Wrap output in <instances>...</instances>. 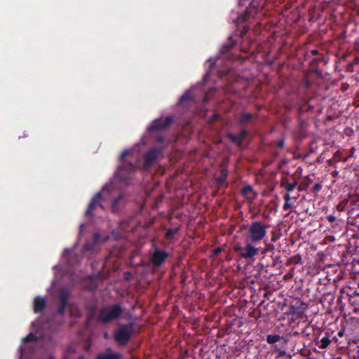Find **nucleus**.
Masks as SVG:
<instances>
[{
  "label": "nucleus",
  "mask_w": 359,
  "mask_h": 359,
  "mask_svg": "<svg viewBox=\"0 0 359 359\" xmlns=\"http://www.w3.org/2000/svg\"><path fill=\"white\" fill-rule=\"evenodd\" d=\"M124 309L121 304H111L104 306L99 311L97 320L103 325L109 324L119 319Z\"/></svg>",
  "instance_id": "obj_1"
},
{
  "label": "nucleus",
  "mask_w": 359,
  "mask_h": 359,
  "mask_svg": "<svg viewBox=\"0 0 359 359\" xmlns=\"http://www.w3.org/2000/svg\"><path fill=\"white\" fill-rule=\"evenodd\" d=\"M269 225L263 221L252 222L248 226V231L245 233V240L255 243H259L263 241L267 235V229Z\"/></svg>",
  "instance_id": "obj_2"
},
{
  "label": "nucleus",
  "mask_w": 359,
  "mask_h": 359,
  "mask_svg": "<svg viewBox=\"0 0 359 359\" xmlns=\"http://www.w3.org/2000/svg\"><path fill=\"white\" fill-rule=\"evenodd\" d=\"M134 333V323L122 324L114 332V340L121 346L126 345Z\"/></svg>",
  "instance_id": "obj_3"
},
{
  "label": "nucleus",
  "mask_w": 359,
  "mask_h": 359,
  "mask_svg": "<svg viewBox=\"0 0 359 359\" xmlns=\"http://www.w3.org/2000/svg\"><path fill=\"white\" fill-rule=\"evenodd\" d=\"M257 243L246 241L244 247L236 245L233 248L235 252L238 253L239 258L244 259L245 261H250L259 254V248L255 247Z\"/></svg>",
  "instance_id": "obj_4"
},
{
  "label": "nucleus",
  "mask_w": 359,
  "mask_h": 359,
  "mask_svg": "<svg viewBox=\"0 0 359 359\" xmlns=\"http://www.w3.org/2000/svg\"><path fill=\"white\" fill-rule=\"evenodd\" d=\"M174 116L169 115L165 118H159L154 120L148 127L149 132L159 131L167 129L173 122Z\"/></svg>",
  "instance_id": "obj_5"
},
{
  "label": "nucleus",
  "mask_w": 359,
  "mask_h": 359,
  "mask_svg": "<svg viewBox=\"0 0 359 359\" xmlns=\"http://www.w3.org/2000/svg\"><path fill=\"white\" fill-rule=\"evenodd\" d=\"M163 152V147H153L144 155V168L146 170L150 169L152 165L156 162L158 156Z\"/></svg>",
  "instance_id": "obj_6"
},
{
  "label": "nucleus",
  "mask_w": 359,
  "mask_h": 359,
  "mask_svg": "<svg viewBox=\"0 0 359 359\" xmlns=\"http://www.w3.org/2000/svg\"><path fill=\"white\" fill-rule=\"evenodd\" d=\"M135 169L136 167L133 163L124 162L118 168L116 175L122 180L128 182L131 178V174L134 172Z\"/></svg>",
  "instance_id": "obj_7"
},
{
  "label": "nucleus",
  "mask_w": 359,
  "mask_h": 359,
  "mask_svg": "<svg viewBox=\"0 0 359 359\" xmlns=\"http://www.w3.org/2000/svg\"><path fill=\"white\" fill-rule=\"evenodd\" d=\"M168 257V252L155 247L154 252L150 255V261L154 266L158 268L163 265Z\"/></svg>",
  "instance_id": "obj_8"
},
{
  "label": "nucleus",
  "mask_w": 359,
  "mask_h": 359,
  "mask_svg": "<svg viewBox=\"0 0 359 359\" xmlns=\"http://www.w3.org/2000/svg\"><path fill=\"white\" fill-rule=\"evenodd\" d=\"M102 196L101 192L97 193L91 199L90 203L88 204V208L85 212L86 216L91 217L93 216V212L96 209L97 207H100L101 208H104L102 204Z\"/></svg>",
  "instance_id": "obj_9"
},
{
  "label": "nucleus",
  "mask_w": 359,
  "mask_h": 359,
  "mask_svg": "<svg viewBox=\"0 0 359 359\" xmlns=\"http://www.w3.org/2000/svg\"><path fill=\"white\" fill-rule=\"evenodd\" d=\"M248 135V132L246 129L243 128L240 130V132L235 135L231 133H228L226 134V137L233 143L236 144L238 146H241L244 140Z\"/></svg>",
  "instance_id": "obj_10"
},
{
  "label": "nucleus",
  "mask_w": 359,
  "mask_h": 359,
  "mask_svg": "<svg viewBox=\"0 0 359 359\" xmlns=\"http://www.w3.org/2000/svg\"><path fill=\"white\" fill-rule=\"evenodd\" d=\"M69 294L67 290H62L59 294L60 304L57 313L63 316L65 312L66 307L68 304Z\"/></svg>",
  "instance_id": "obj_11"
},
{
  "label": "nucleus",
  "mask_w": 359,
  "mask_h": 359,
  "mask_svg": "<svg viewBox=\"0 0 359 359\" xmlns=\"http://www.w3.org/2000/svg\"><path fill=\"white\" fill-rule=\"evenodd\" d=\"M194 102V97L191 90H187L180 97L177 104L184 109H188Z\"/></svg>",
  "instance_id": "obj_12"
},
{
  "label": "nucleus",
  "mask_w": 359,
  "mask_h": 359,
  "mask_svg": "<svg viewBox=\"0 0 359 359\" xmlns=\"http://www.w3.org/2000/svg\"><path fill=\"white\" fill-rule=\"evenodd\" d=\"M123 355L113 352L111 348H107L105 352L98 353L95 359H122Z\"/></svg>",
  "instance_id": "obj_13"
},
{
  "label": "nucleus",
  "mask_w": 359,
  "mask_h": 359,
  "mask_svg": "<svg viewBox=\"0 0 359 359\" xmlns=\"http://www.w3.org/2000/svg\"><path fill=\"white\" fill-rule=\"evenodd\" d=\"M46 306V300L41 296L36 297L34 299V311L36 313L42 312Z\"/></svg>",
  "instance_id": "obj_14"
},
{
  "label": "nucleus",
  "mask_w": 359,
  "mask_h": 359,
  "mask_svg": "<svg viewBox=\"0 0 359 359\" xmlns=\"http://www.w3.org/2000/svg\"><path fill=\"white\" fill-rule=\"evenodd\" d=\"M282 341L283 344L287 345L288 343V339L279 334H268L266 338V341L269 344H276L277 342Z\"/></svg>",
  "instance_id": "obj_15"
},
{
  "label": "nucleus",
  "mask_w": 359,
  "mask_h": 359,
  "mask_svg": "<svg viewBox=\"0 0 359 359\" xmlns=\"http://www.w3.org/2000/svg\"><path fill=\"white\" fill-rule=\"evenodd\" d=\"M228 175V171L225 169L221 170L219 176L216 177L215 181L218 186L222 187L225 184L226 177Z\"/></svg>",
  "instance_id": "obj_16"
},
{
  "label": "nucleus",
  "mask_w": 359,
  "mask_h": 359,
  "mask_svg": "<svg viewBox=\"0 0 359 359\" xmlns=\"http://www.w3.org/2000/svg\"><path fill=\"white\" fill-rule=\"evenodd\" d=\"M297 185V182L295 181L292 183L288 182L287 179H283L281 180V186L284 187L287 192L292 191Z\"/></svg>",
  "instance_id": "obj_17"
},
{
  "label": "nucleus",
  "mask_w": 359,
  "mask_h": 359,
  "mask_svg": "<svg viewBox=\"0 0 359 359\" xmlns=\"http://www.w3.org/2000/svg\"><path fill=\"white\" fill-rule=\"evenodd\" d=\"M252 117H253V115L251 113H243V114H241V115L239 118L238 123L240 125L246 124L251 121Z\"/></svg>",
  "instance_id": "obj_18"
},
{
  "label": "nucleus",
  "mask_w": 359,
  "mask_h": 359,
  "mask_svg": "<svg viewBox=\"0 0 359 359\" xmlns=\"http://www.w3.org/2000/svg\"><path fill=\"white\" fill-rule=\"evenodd\" d=\"M250 194H254L252 187L250 185L245 186L241 190V194L247 199L252 201L254 197H250L249 196Z\"/></svg>",
  "instance_id": "obj_19"
},
{
  "label": "nucleus",
  "mask_w": 359,
  "mask_h": 359,
  "mask_svg": "<svg viewBox=\"0 0 359 359\" xmlns=\"http://www.w3.org/2000/svg\"><path fill=\"white\" fill-rule=\"evenodd\" d=\"M320 343V344L318 345V348L321 349H325L330 344L331 340L329 337H324L321 339Z\"/></svg>",
  "instance_id": "obj_20"
},
{
  "label": "nucleus",
  "mask_w": 359,
  "mask_h": 359,
  "mask_svg": "<svg viewBox=\"0 0 359 359\" xmlns=\"http://www.w3.org/2000/svg\"><path fill=\"white\" fill-rule=\"evenodd\" d=\"M180 231L179 227L169 228L165 232V238L167 239H171L174 235L177 234Z\"/></svg>",
  "instance_id": "obj_21"
},
{
  "label": "nucleus",
  "mask_w": 359,
  "mask_h": 359,
  "mask_svg": "<svg viewBox=\"0 0 359 359\" xmlns=\"http://www.w3.org/2000/svg\"><path fill=\"white\" fill-rule=\"evenodd\" d=\"M123 198V196L120 194L118 196L115 198L111 204V210L114 212H117L118 211V202Z\"/></svg>",
  "instance_id": "obj_22"
},
{
  "label": "nucleus",
  "mask_w": 359,
  "mask_h": 359,
  "mask_svg": "<svg viewBox=\"0 0 359 359\" xmlns=\"http://www.w3.org/2000/svg\"><path fill=\"white\" fill-rule=\"evenodd\" d=\"M313 109V107L311 106V105H309L308 104V102H305L304 104H302L300 107H299V112L300 113H302V112H308L310 110H312Z\"/></svg>",
  "instance_id": "obj_23"
},
{
  "label": "nucleus",
  "mask_w": 359,
  "mask_h": 359,
  "mask_svg": "<svg viewBox=\"0 0 359 359\" xmlns=\"http://www.w3.org/2000/svg\"><path fill=\"white\" fill-rule=\"evenodd\" d=\"M274 248H275V247H274L273 244H272L271 243H266L265 248L262 251V254L264 255V254L267 253L268 252L273 251Z\"/></svg>",
  "instance_id": "obj_24"
},
{
  "label": "nucleus",
  "mask_w": 359,
  "mask_h": 359,
  "mask_svg": "<svg viewBox=\"0 0 359 359\" xmlns=\"http://www.w3.org/2000/svg\"><path fill=\"white\" fill-rule=\"evenodd\" d=\"M95 247V243H86L83 245V250L85 251H93L94 250Z\"/></svg>",
  "instance_id": "obj_25"
},
{
  "label": "nucleus",
  "mask_w": 359,
  "mask_h": 359,
  "mask_svg": "<svg viewBox=\"0 0 359 359\" xmlns=\"http://www.w3.org/2000/svg\"><path fill=\"white\" fill-rule=\"evenodd\" d=\"M36 340V335L32 333V332H30L29 334H27V336L24 339V341L25 342H29V341H35Z\"/></svg>",
  "instance_id": "obj_26"
},
{
  "label": "nucleus",
  "mask_w": 359,
  "mask_h": 359,
  "mask_svg": "<svg viewBox=\"0 0 359 359\" xmlns=\"http://www.w3.org/2000/svg\"><path fill=\"white\" fill-rule=\"evenodd\" d=\"M290 313L292 315H300V312L298 311V308L292 305L290 307Z\"/></svg>",
  "instance_id": "obj_27"
},
{
  "label": "nucleus",
  "mask_w": 359,
  "mask_h": 359,
  "mask_svg": "<svg viewBox=\"0 0 359 359\" xmlns=\"http://www.w3.org/2000/svg\"><path fill=\"white\" fill-rule=\"evenodd\" d=\"M286 355H287L286 347H285L283 349L280 350L277 353L276 358H282L285 357Z\"/></svg>",
  "instance_id": "obj_28"
},
{
  "label": "nucleus",
  "mask_w": 359,
  "mask_h": 359,
  "mask_svg": "<svg viewBox=\"0 0 359 359\" xmlns=\"http://www.w3.org/2000/svg\"><path fill=\"white\" fill-rule=\"evenodd\" d=\"M286 345L284 344H274V346L273 348V353H278L280 350L283 349L285 347Z\"/></svg>",
  "instance_id": "obj_29"
},
{
  "label": "nucleus",
  "mask_w": 359,
  "mask_h": 359,
  "mask_svg": "<svg viewBox=\"0 0 359 359\" xmlns=\"http://www.w3.org/2000/svg\"><path fill=\"white\" fill-rule=\"evenodd\" d=\"M322 189V184L320 183H316L313 187V193L317 194Z\"/></svg>",
  "instance_id": "obj_30"
},
{
  "label": "nucleus",
  "mask_w": 359,
  "mask_h": 359,
  "mask_svg": "<svg viewBox=\"0 0 359 359\" xmlns=\"http://www.w3.org/2000/svg\"><path fill=\"white\" fill-rule=\"evenodd\" d=\"M285 146V139L284 138H281V139H279L277 140V142H276V147H278V148H283V147Z\"/></svg>",
  "instance_id": "obj_31"
},
{
  "label": "nucleus",
  "mask_w": 359,
  "mask_h": 359,
  "mask_svg": "<svg viewBox=\"0 0 359 359\" xmlns=\"http://www.w3.org/2000/svg\"><path fill=\"white\" fill-rule=\"evenodd\" d=\"M309 324H308V325L306 326V327H305L304 329H303V330L300 332V334L304 335V336H306V337L309 336L310 332H308V330H307V329H308V327H309Z\"/></svg>",
  "instance_id": "obj_32"
},
{
  "label": "nucleus",
  "mask_w": 359,
  "mask_h": 359,
  "mask_svg": "<svg viewBox=\"0 0 359 359\" xmlns=\"http://www.w3.org/2000/svg\"><path fill=\"white\" fill-rule=\"evenodd\" d=\"M292 208V205L290 201H285L283 208L284 210H287Z\"/></svg>",
  "instance_id": "obj_33"
},
{
  "label": "nucleus",
  "mask_w": 359,
  "mask_h": 359,
  "mask_svg": "<svg viewBox=\"0 0 359 359\" xmlns=\"http://www.w3.org/2000/svg\"><path fill=\"white\" fill-rule=\"evenodd\" d=\"M129 151L128 150H124L120 155V161H123L126 156H128Z\"/></svg>",
  "instance_id": "obj_34"
},
{
  "label": "nucleus",
  "mask_w": 359,
  "mask_h": 359,
  "mask_svg": "<svg viewBox=\"0 0 359 359\" xmlns=\"http://www.w3.org/2000/svg\"><path fill=\"white\" fill-rule=\"evenodd\" d=\"M327 219L329 222H334L336 221V217L333 215H329L327 217Z\"/></svg>",
  "instance_id": "obj_35"
},
{
  "label": "nucleus",
  "mask_w": 359,
  "mask_h": 359,
  "mask_svg": "<svg viewBox=\"0 0 359 359\" xmlns=\"http://www.w3.org/2000/svg\"><path fill=\"white\" fill-rule=\"evenodd\" d=\"M306 122L304 120H302L301 118H299V126L300 128H304L306 126Z\"/></svg>",
  "instance_id": "obj_36"
},
{
  "label": "nucleus",
  "mask_w": 359,
  "mask_h": 359,
  "mask_svg": "<svg viewBox=\"0 0 359 359\" xmlns=\"http://www.w3.org/2000/svg\"><path fill=\"white\" fill-rule=\"evenodd\" d=\"M100 239V234L99 233H94L93 234V243H97Z\"/></svg>",
  "instance_id": "obj_37"
},
{
  "label": "nucleus",
  "mask_w": 359,
  "mask_h": 359,
  "mask_svg": "<svg viewBox=\"0 0 359 359\" xmlns=\"http://www.w3.org/2000/svg\"><path fill=\"white\" fill-rule=\"evenodd\" d=\"M284 199H285V201H290V196L289 192L286 193L284 195Z\"/></svg>",
  "instance_id": "obj_38"
},
{
  "label": "nucleus",
  "mask_w": 359,
  "mask_h": 359,
  "mask_svg": "<svg viewBox=\"0 0 359 359\" xmlns=\"http://www.w3.org/2000/svg\"><path fill=\"white\" fill-rule=\"evenodd\" d=\"M156 140H157V142H158L160 143H163L164 137L163 136H161V135H159V136L157 137Z\"/></svg>",
  "instance_id": "obj_39"
},
{
  "label": "nucleus",
  "mask_w": 359,
  "mask_h": 359,
  "mask_svg": "<svg viewBox=\"0 0 359 359\" xmlns=\"http://www.w3.org/2000/svg\"><path fill=\"white\" fill-rule=\"evenodd\" d=\"M219 114H215L212 115V118H211V121H214L215 120L219 118Z\"/></svg>",
  "instance_id": "obj_40"
},
{
  "label": "nucleus",
  "mask_w": 359,
  "mask_h": 359,
  "mask_svg": "<svg viewBox=\"0 0 359 359\" xmlns=\"http://www.w3.org/2000/svg\"><path fill=\"white\" fill-rule=\"evenodd\" d=\"M222 251V248H217L216 249H215L214 250V254L215 255H218L219 253H220Z\"/></svg>",
  "instance_id": "obj_41"
},
{
  "label": "nucleus",
  "mask_w": 359,
  "mask_h": 359,
  "mask_svg": "<svg viewBox=\"0 0 359 359\" xmlns=\"http://www.w3.org/2000/svg\"><path fill=\"white\" fill-rule=\"evenodd\" d=\"M355 296L359 297V283L358 284L357 289L353 292Z\"/></svg>",
  "instance_id": "obj_42"
},
{
  "label": "nucleus",
  "mask_w": 359,
  "mask_h": 359,
  "mask_svg": "<svg viewBox=\"0 0 359 359\" xmlns=\"http://www.w3.org/2000/svg\"><path fill=\"white\" fill-rule=\"evenodd\" d=\"M319 53V51L317 49H313L311 50V54L313 55H316Z\"/></svg>",
  "instance_id": "obj_43"
},
{
  "label": "nucleus",
  "mask_w": 359,
  "mask_h": 359,
  "mask_svg": "<svg viewBox=\"0 0 359 359\" xmlns=\"http://www.w3.org/2000/svg\"><path fill=\"white\" fill-rule=\"evenodd\" d=\"M236 43L235 42H233L231 45H226V46L228 48H231L232 47H233L235 46Z\"/></svg>",
  "instance_id": "obj_44"
},
{
  "label": "nucleus",
  "mask_w": 359,
  "mask_h": 359,
  "mask_svg": "<svg viewBox=\"0 0 359 359\" xmlns=\"http://www.w3.org/2000/svg\"><path fill=\"white\" fill-rule=\"evenodd\" d=\"M344 335V331L343 330H340L339 332H338V336L339 337H342Z\"/></svg>",
  "instance_id": "obj_45"
},
{
  "label": "nucleus",
  "mask_w": 359,
  "mask_h": 359,
  "mask_svg": "<svg viewBox=\"0 0 359 359\" xmlns=\"http://www.w3.org/2000/svg\"><path fill=\"white\" fill-rule=\"evenodd\" d=\"M90 310H91V311H92V314L93 315V314L95 313V307H94V306H92V307L90 308Z\"/></svg>",
  "instance_id": "obj_46"
},
{
  "label": "nucleus",
  "mask_w": 359,
  "mask_h": 359,
  "mask_svg": "<svg viewBox=\"0 0 359 359\" xmlns=\"http://www.w3.org/2000/svg\"><path fill=\"white\" fill-rule=\"evenodd\" d=\"M299 334H300V332H292V335L293 336H297V335H299Z\"/></svg>",
  "instance_id": "obj_47"
},
{
  "label": "nucleus",
  "mask_w": 359,
  "mask_h": 359,
  "mask_svg": "<svg viewBox=\"0 0 359 359\" xmlns=\"http://www.w3.org/2000/svg\"><path fill=\"white\" fill-rule=\"evenodd\" d=\"M271 241H272V242H275V241H276V238H274V237H273V238H271Z\"/></svg>",
  "instance_id": "obj_48"
},
{
  "label": "nucleus",
  "mask_w": 359,
  "mask_h": 359,
  "mask_svg": "<svg viewBox=\"0 0 359 359\" xmlns=\"http://www.w3.org/2000/svg\"><path fill=\"white\" fill-rule=\"evenodd\" d=\"M306 86H309V82L308 81H306Z\"/></svg>",
  "instance_id": "obj_49"
},
{
  "label": "nucleus",
  "mask_w": 359,
  "mask_h": 359,
  "mask_svg": "<svg viewBox=\"0 0 359 359\" xmlns=\"http://www.w3.org/2000/svg\"><path fill=\"white\" fill-rule=\"evenodd\" d=\"M83 356H80L79 357V359H83Z\"/></svg>",
  "instance_id": "obj_50"
}]
</instances>
